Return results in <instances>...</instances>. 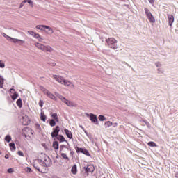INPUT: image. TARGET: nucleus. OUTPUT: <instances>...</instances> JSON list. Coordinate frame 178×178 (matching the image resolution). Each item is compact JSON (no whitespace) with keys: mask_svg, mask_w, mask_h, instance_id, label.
I'll return each instance as SVG.
<instances>
[{"mask_svg":"<svg viewBox=\"0 0 178 178\" xmlns=\"http://www.w3.org/2000/svg\"><path fill=\"white\" fill-rule=\"evenodd\" d=\"M145 13L150 23H155V17H154V15L152 13H151V11H149L148 8H145Z\"/></svg>","mask_w":178,"mask_h":178,"instance_id":"0eeeda50","label":"nucleus"},{"mask_svg":"<svg viewBox=\"0 0 178 178\" xmlns=\"http://www.w3.org/2000/svg\"><path fill=\"white\" fill-rule=\"evenodd\" d=\"M5 140H6L7 143H10V141H12V137H11L10 135H7V136L5 137Z\"/></svg>","mask_w":178,"mask_h":178,"instance_id":"7c9ffc66","label":"nucleus"},{"mask_svg":"<svg viewBox=\"0 0 178 178\" xmlns=\"http://www.w3.org/2000/svg\"><path fill=\"white\" fill-rule=\"evenodd\" d=\"M24 5H26V0H24L23 1L21 2V3L19 4V9H22V8H23V6H24Z\"/></svg>","mask_w":178,"mask_h":178,"instance_id":"e433bc0d","label":"nucleus"},{"mask_svg":"<svg viewBox=\"0 0 178 178\" xmlns=\"http://www.w3.org/2000/svg\"><path fill=\"white\" fill-rule=\"evenodd\" d=\"M149 3H151V5H152V6H154V0H148Z\"/></svg>","mask_w":178,"mask_h":178,"instance_id":"a18cd8bd","label":"nucleus"},{"mask_svg":"<svg viewBox=\"0 0 178 178\" xmlns=\"http://www.w3.org/2000/svg\"><path fill=\"white\" fill-rule=\"evenodd\" d=\"M40 90L47 95L49 98L51 99H54V101H56V97L54 94H52L51 92H49L48 90H47L45 88L40 86Z\"/></svg>","mask_w":178,"mask_h":178,"instance_id":"423d86ee","label":"nucleus"},{"mask_svg":"<svg viewBox=\"0 0 178 178\" xmlns=\"http://www.w3.org/2000/svg\"><path fill=\"white\" fill-rule=\"evenodd\" d=\"M9 147L10 151H12L13 152H15V151H16V145H15V143H10L9 144Z\"/></svg>","mask_w":178,"mask_h":178,"instance_id":"4be33fe9","label":"nucleus"},{"mask_svg":"<svg viewBox=\"0 0 178 178\" xmlns=\"http://www.w3.org/2000/svg\"><path fill=\"white\" fill-rule=\"evenodd\" d=\"M57 140H58V141H60V143H64V141H66L65 137H63V136L61 135H58L57 136Z\"/></svg>","mask_w":178,"mask_h":178,"instance_id":"a878e982","label":"nucleus"},{"mask_svg":"<svg viewBox=\"0 0 178 178\" xmlns=\"http://www.w3.org/2000/svg\"><path fill=\"white\" fill-rule=\"evenodd\" d=\"M61 148H67V149H69L67 147H66V146H65V145H63V146H61Z\"/></svg>","mask_w":178,"mask_h":178,"instance_id":"8fccbe9b","label":"nucleus"},{"mask_svg":"<svg viewBox=\"0 0 178 178\" xmlns=\"http://www.w3.org/2000/svg\"><path fill=\"white\" fill-rule=\"evenodd\" d=\"M34 45L35 47H36V48H38V49H40V51H44V48L45 45L38 42H35Z\"/></svg>","mask_w":178,"mask_h":178,"instance_id":"f3484780","label":"nucleus"},{"mask_svg":"<svg viewBox=\"0 0 178 178\" xmlns=\"http://www.w3.org/2000/svg\"><path fill=\"white\" fill-rule=\"evenodd\" d=\"M156 67H157V69H159V67H162V64L161 62L157 61L154 63Z\"/></svg>","mask_w":178,"mask_h":178,"instance_id":"72a5a7b5","label":"nucleus"},{"mask_svg":"<svg viewBox=\"0 0 178 178\" xmlns=\"http://www.w3.org/2000/svg\"><path fill=\"white\" fill-rule=\"evenodd\" d=\"M33 163L34 168H35L38 172H40L38 165H40V166L43 168H48L52 165V161L47 154L42 153L40 159H35Z\"/></svg>","mask_w":178,"mask_h":178,"instance_id":"f257e3e1","label":"nucleus"},{"mask_svg":"<svg viewBox=\"0 0 178 178\" xmlns=\"http://www.w3.org/2000/svg\"><path fill=\"white\" fill-rule=\"evenodd\" d=\"M72 175H77V165L74 164L71 168Z\"/></svg>","mask_w":178,"mask_h":178,"instance_id":"aec40b11","label":"nucleus"},{"mask_svg":"<svg viewBox=\"0 0 178 178\" xmlns=\"http://www.w3.org/2000/svg\"><path fill=\"white\" fill-rule=\"evenodd\" d=\"M43 52H54V48L51 47L49 45H44Z\"/></svg>","mask_w":178,"mask_h":178,"instance_id":"dca6fc26","label":"nucleus"},{"mask_svg":"<svg viewBox=\"0 0 178 178\" xmlns=\"http://www.w3.org/2000/svg\"><path fill=\"white\" fill-rule=\"evenodd\" d=\"M104 124L107 127H111V126L113 125V123H112V122H111V121H107V122H105Z\"/></svg>","mask_w":178,"mask_h":178,"instance_id":"2f4dec72","label":"nucleus"},{"mask_svg":"<svg viewBox=\"0 0 178 178\" xmlns=\"http://www.w3.org/2000/svg\"><path fill=\"white\" fill-rule=\"evenodd\" d=\"M3 87V85L0 84V88H2Z\"/></svg>","mask_w":178,"mask_h":178,"instance_id":"5fc2aeb1","label":"nucleus"},{"mask_svg":"<svg viewBox=\"0 0 178 178\" xmlns=\"http://www.w3.org/2000/svg\"><path fill=\"white\" fill-rule=\"evenodd\" d=\"M17 105L19 106V108H22L23 106V103L22 102V99H19L17 100Z\"/></svg>","mask_w":178,"mask_h":178,"instance_id":"c85d7f7f","label":"nucleus"},{"mask_svg":"<svg viewBox=\"0 0 178 178\" xmlns=\"http://www.w3.org/2000/svg\"><path fill=\"white\" fill-rule=\"evenodd\" d=\"M53 148H54V149H56V151L59 149V143H58V141L53 142Z\"/></svg>","mask_w":178,"mask_h":178,"instance_id":"5701e85b","label":"nucleus"},{"mask_svg":"<svg viewBox=\"0 0 178 178\" xmlns=\"http://www.w3.org/2000/svg\"><path fill=\"white\" fill-rule=\"evenodd\" d=\"M64 133L66 134L67 137L72 140L73 138V134H72V131H69L68 129H65Z\"/></svg>","mask_w":178,"mask_h":178,"instance_id":"a211bd4d","label":"nucleus"},{"mask_svg":"<svg viewBox=\"0 0 178 178\" xmlns=\"http://www.w3.org/2000/svg\"><path fill=\"white\" fill-rule=\"evenodd\" d=\"M53 79L57 81V83H59V84H63V81H65V77L60 76V75H56L54 74L52 76Z\"/></svg>","mask_w":178,"mask_h":178,"instance_id":"1a4fd4ad","label":"nucleus"},{"mask_svg":"<svg viewBox=\"0 0 178 178\" xmlns=\"http://www.w3.org/2000/svg\"><path fill=\"white\" fill-rule=\"evenodd\" d=\"M0 155H1V152H0Z\"/></svg>","mask_w":178,"mask_h":178,"instance_id":"6e6d98bb","label":"nucleus"},{"mask_svg":"<svg viewBox=\"0 0 178 178\" xmlns=\"http://www.w3.org/2000/svg\"><path fill=\"white\" fill-rule=\"evenodd\" d=\"M35 29L40 30L42 33H45V34H47L48 35H51L54 33V29L51 26L47 25H37Z\"/></svg>","mask_w":178,"mask_h":178,"instance_id":"f03ea898","label":"nucleus"},{"mask_svg":"<svg viewBox=\"0 0 178 178\" xmlns=\"http://www.w3.org/2000/svg\"><path fill=\"white\" fill-rule=\"evenodd\" d=\"M10 97L12 99H13L14 101L15 99H17V97H19V94L16 92V90H15V89H10Z\"/></svg>","mask_w":178,"mask_h":178,"instance_id":"4468645a","label":"nucleus"},{"mask_svg":"<svg viewBox=\"0 0 178 178\" xmlns=\"http://www.w3.org/2000/svg\"><path fill=\"white\" fill-rule=\"evenodd\" d=\"M3 83H4V79H0V84H1V86H3Z\"/></svg>","mask_w":178,"mask_h":178,"instance_id":"c03bdc74","label":"nucleus"},{"mask_svg":"<svg viewBox=\"0 0 178 178\" xmlns=\"http://www.w3.org/2000/svg\"><path fill=\"white\" fill-rule=\"evenodd\" d=\"M117 126H118V122L113 124V127H117Z\"/></svg>","mask_w":178,"mask_h":178,"instance_id":"49530a36","label":"nucleus"},{"mask_svg":"<svg viewBox=\"0 0 178 178\" xmlns=\"http://www.w3.org/2000/svg\"><path fill=\"white\" fill-rule=\"evenodd\" d=\"M56 65L55 63H51V66H55Z\"/></svg>","mask_w":178,"mask_h":178,"instance_id":"3c124183","label":"nucleus"},{"mask_svg":"<svg viewBox=\"0 0 178 178\" xmlns=\"http://www.w3.org/2000/svg\"><path fill=\"white\" fill-rule=\"evenodd\" d=\"M86 173H92L95 170V168L92 165H89L87 167H84Z\"/></svg>","mask_w":178,"mask_h":178,"instance_id":"ddd939ff","label":"nucleus"},{"mask_svg":"<svg viewBox=\"0 0 178 178\" xmlns=\"http://www.w3.org/2000/svg\"><path fill=\"white\" fill-rule=\"evenodd\" d=\"M25 172H26V173H31V168H30V167H26L25 168Z\"/></svg>","mask_w":178,"mask_h":178,"instance_id":"58836bf2","label":"nucleus"},{"mask_svg":"<svg viewBox=\"0 0 178 178\" xmlns=\"http://www.w3.org/2000/svg\"><path fill=\"white\" fill-rule=\"evenodd\" d=\"M33 38H36V40H38V41H40V42L44 40L42 37H41V35L37 33H35V35H33Z\"/></svg>","mask_w":178,"mask_h":178,"instance_id":"6ab92c4d","label":"nucleus"},{"mask_svg":"<svg viewBox=\"0 0 178 178\" xmlns=\"http://www.w3.org/2000/svg\"><path fill=\"white\" fill-rule=\"evenodd\" d=\"M86 155H88V156H90V153L88 152V151H86Z\"/></svg>","mask_w":178,"mask_h":178,"instance_id":"09e8293b","label":"nucleus"},{"mask_svg":"<svg viewBox=\"0 0 178 178\" xmlns=\"http://www.w3.org/2000/svg\"><path fill=\"white\" fill-rule=\"evenodd\" d=\"M35 127L38 130H41V126H40V124H35Z\"/></svg>","mask_w":178,"mask_h":178,"instance_id":"79ce46f5","label":"nucleus"},{"mask_svg":"<svg viewBox=\"0 0 178 178\" xmlns=\"http://www.w3.org/2000/svg\"><path fill=\"white\" fill-rule=\"evenodd\" d=\"M99 120H100V122H104V120H106V118H105V116L100 115H99Z\"/></svg>","mask_w":178,"mask_h":178,"instance_id":"f704fd0d","label":"nucleus"},{"mask_svg":"<svg viewBox=\"0 0 178 178\" xmlns=\"http://www.w3.org/2000/svg\"><path fill=\"white\" fill-rule=\"evenodd\" d=\"M106 42L111 49H113L114 51L118 49V41L115 38H108L106 40Z\"/></svg>","mask_w":178,"mask_h":178,"instance_id":"7ed1b4c3","label":"nucleus"},{"mask_svg":"<svg viewBox=\"0 0 178 178\" xmlns=\"http://www.w3.org/2000/svg\"><path fill=\"white\" fill-rule=\"evenodd\" d=\"M61 156L63 158V159H66V161H69V157H67V155L65 153H61Z\"/></svg>","mask_w":178,"mask_h":178,"instance_id":"c9c22d12","label":"nucleus"},{"mask_svg":"<svg viewBox=\"0 0 178 178\" xmlns=\"http://www.w3.org/2000/svg\"><path fill=\"white\" fill-rule=\"evenodd\" d=\"M85 134H86V136H88V133L87 132V131H85Z\"/></svg>","mask_w":178,"mask_h":178,"instance_id":"603ef678","label":"nucleus"},{"mask_svg":"<svg viewBox=\"0 0 178 178\" xmlns=\"http://www.w3.org/2000/svg\"><path fill=\"white\" fill-rule=\"evenodd\" d=\"M40 120L42 122H46L47 120V115H45V114L43 112L40 113Z\"/></svg>","mask_w":178,"mask_h":178,"instance_id":"393cba45","label":"nucleus"},{"mask_svg":"<svg viewBox=\"0 0 178 178\" xmlns=\"http://www.w3.org/2000/svg\"><path fill=\"white\" fill-rule=\"evenodd\" d=\"M21 122H22V124H24V126H27V125L30 124L31 120L27 115H23L22 116Z\"/></svg>","mask_w":178,"mask_h":178,"instance_id":"6e6552de","label":"nucleus"},{"mask_svg":"<svg viewBox=\"0 0 178 178\" xmlns=\"http://www.w3.org/2000/svg\"><path fill=\"white\" fill-rule=\"evenodd\" d=\"M5 158H6V159H8V158H9V155L6 154V155H5Z\"/></svg>","mask_w":178,"mask_h":178,"instance_id":"de8ad7c7","label":"nucleus"},{"mask_svg":"<svg viewBox=\"0 0 178 178\" xmlns=\"http://www.w3.org/2000/svg\"><path fill=\"white\" fill-rule=\"evenodd\" d=\"M51 116L52 118L54 119V120H56V122H57V123H59V117H58V113H51Z\"/></svg>","mask_w":178,"mask_h":178,"instance_id":"412c9836","label":"nucleus"},{"mask_svg":"<svg viewBox=\"0 0 178 178\" xmlns=\"http://www.w3.org/2000/svg\"><path fill=\"white\" fill-rule=\"evenodd\" d=\"M18 155L19 156H24V154H23V152H22V151L18 152Z\"/></svg>","mask_w":178,"mask_h":178,"instance_id":"37998d69","label":"nucleus"},{"mask_svg":"<svg viewBox=\"0 0 178 178\" xmlns=\"http://www.w3.org/2000/svg\"><path fill=\"white\" fill-rule=\"evenodd\" d=\"M168 24L169 26H170V27H172L175 22V16H173V15L168 14Z\"/></svg>","mask_w":178,"mask_h":178,"instance_id":"2eb2a0df","label":"nucleus"},{"mask_svg":"<svg viewBox=\"0 0 178 178\" xmlns=\"http://www.w3.org/2000/svg\"><path fill=\"white\" fill-rule=\"evenodd\" d=\"M147 145H149V147H158V145H156V143H155L154 142H149Z\"/></svg>","mask_w":178,"mask_h":178,"instance_id":"473e14b6","label":"nucleus"},{"mask_svg":"<svg viewBox=\"0 0 178 178\" xmlns=\"http://www.w3.org/2000/svg\"><path fill=\"white\" fill-rule=\"evenodd\" d=\"M8 173H13L14 170L13 168H8L7 170Z\"/></svg>","mask_w":178,"mask_h":178,"instance_id":"a19ab883","label":"nucleus"},{"mask_svg":"<svg viewBox=\"0 0 178 178\" xmlns=\"http://www.w3.org/2000/svg\"><path fill=\"white\" fill-rule=\"evenodd\" d=\"M56 97L62 101V102H64V104H67V106H70L71 108H75V106H77V104L70 100H68L67 99L65 98L63 96L58 93H55Z\"/></svg>","mask_w":178,"mask_h":178,"instance_id":"39448f33","label":"nucleus"},{"mask_svg":"<svg viewBox=\"0 0 178 178\" xmlns=\"http://www.w3.org/2000/svg\"><path fill=\"white\" fill-rule=\"evenodd\" d=\"M59 131H60V128L59 127V126H56L55 128H54L53 132L51 134L52 138H54V137H58Z\"/></svg>","mask_w":178,"mask_h":178,"instance_id":"9d476101","label":"nucleus"},{"mask_svg":"<svg viewBox=\"0 0 178 178\" xmlns=\"http://www.w3.org/2000/svg\"><path fill=\"white\" fill-rule=\"evenodd\" d=\"M73 154H74L73 151H71L70 152V155H73Z\"/></svg>","mask_w":178,"mask_h":178,"instance_id":"864d4df0","label":"nucleus"},{"mask_svg":"<svg viewBox=\"0 0 178 178\" xmlns=\"http://www.w3.org/2000/svg\"><path fill=\"white\" fill-rule=\"evenodd\" d=\"M49 124L51 127H54V126H56V122H55V120L51 119L50 120Z\"/></svg>","mask_w":178,"mask_h":178,"instance_id":"c756f323","label":"nucleus"},{"mask_svg":"<svg viewBox=\"0 0 178 178\" xmlns=\"http://www.w3.org/2000/svg\"><path fill=\"white\" fill-rule=\"evenodd\" d=\"M6 66L5 61L0 60V69H5Z\"/></svg>","mask_w":178,"mask_h":178,"instance_id":"cd10ccee","label":"nucleus"},{"mask_svg":"<svg viewBox=\"0 0 178 178\" xmlns=\"http://www.w3.org/2000/svg\"><path fill=\"white\" fill-rule=\"evenodd\" d=\"M1 35L4 37V38H6L8 41H10L11 42H13L14 44H18V45H23L25 44V41L20 39H16L13 38L8 35H6L5 33H1Z\"/></svg>","mask_w":178,"mask_h":178,"instance_id":"20e7f679","label":"nucleus"},{"mask_svg":"<svg viewBox=\"0 0 178 178\" xmlns=\"http://www.w3.org/2000/svg\"><path fill=\"white\" fill-rule=\"evenodd\" d=\"M27 33L29 34V35H32V37H34V35L35 34V32L33 31H28Z\"/></svg>","mask_w":178,"mask_h":178,"instance_id":"4c0bfd02","label":"nucleus"},{"mask_svg":"<svg viewBox=\"0 0 178 178\" xmlns=\"http://www.w3.org/2000/svg\"><path fill=\"white\" fill-rule=\"evenodd\" d=\"M87 118H90V120H91L92 123H97L98 122V119H97V116L95 114L90 113H86Z\"/></svg>","mask_w":178,"mask_h":178,"instance_id":"f8f14e48","label":"nucleus"},{"mask_svg":"<svg viewBox=\"0 0 178 178\" xmlns=\"http://www.w3.org/2000/svg\"><path fill=\"white\" fill-rule=\"evenodd\" d=\"M63 86H65V87H69L70 88H74L75 87L72 81L67 80L66 79H64V81L63 82Z\"/></svg>","mask_w":178,"mask_h":178,"instance_id":"9b49d317","label":"nucleus"},{"mask_svg":"<svg viewBox=\"0 0 178 178\" xmlns=\"http://www.w3.org/2000/svg\"><path fill=\"white\" fill-rule=\"evenodd\" d=\"M156 72L158 74H163V73H165V70L163 67H160L159 68H157Z\"/></svg>","mask_w":178,"mask_h":178,"instance_id":"b1692460","label":"nucleus"},{"mask_svg":"<svg viewBox=\"0 0 178 178\" xmlns=\"http://www.w3.org/2000/svg\"><path fill=\"white\" fill-rule=\"evenodd\" d=\"M25 1H26V3H29L31 8H34V3L33 2V0H25Z\"/></svg>","mask_w":178,"mask_h":178,"instance_id":"bb28decb","label":"nucleus"},{"mask_svg":"<svg viewBox=\"0 0 178 178\" xmlns=\"http://www.w3.org/2000/svg\"><path fill=\"white\" fill-rule=\"evenodd\" d=\"M39 106L42 108V106H44V101L42 100H40L39 102Z\"/></svg>","mask_w":178,"mask_h":178,"instance_id":"ea45409f","label":"nucleus"}]
</instances>
